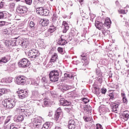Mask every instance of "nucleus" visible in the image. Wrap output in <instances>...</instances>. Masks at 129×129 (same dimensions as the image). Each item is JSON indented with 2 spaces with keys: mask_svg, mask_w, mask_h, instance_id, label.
<instances>
[{
  "mask_svg": "<svg viewBox=\"0 0 129 129\" xmlns=\"http://www.w3.org/2000/svg\"><path fill=\"white\" fill-rule=\"evenodd\" d=\"M55 129H62V128L60 126H56L55 127Z\"/></svg>",
  "mask_w": 129,
  "mask_h": 129,
  "instance_id": "64",
  "label": "nucleus"
},
{
  "mask_svg": "<svg viewBox=\"0 0 129 129\" xmlns=\"http://www.w3.org/2000/svg\"><path fill=\"white\" fill-rule=\"evenodd\" d=\"M43 103H44V105H47L48 104V103H49V99H44Z\"/></svg>",
  "mask_w": 129,
  "mask_h": 129,
  "instance_id": "48",
  "label": "nucleus"
},
{
  "mask_svg": "<svg viewBox=\"0 0 129 129\" xmlns=\"http://www.w3.org/2000/svg\"><path fill=\"white\" fill-rule=\"evenodd\" d=\"M122 96H123V102L124 103H127V99L125 97V94H121Z\"/></svg>",
  "mask_w": 129,
  "mask_h": 129,
  "instance_id": "38",
  "label": "nucleus"
},
{
  "mask_svg": "<svg viewBox=\"0 0 129 129\" xmlns=\"http://www.w3.org/2000/svg\"><path fill=\"white\" fill-rule=\"evenodd\" d=\"M18 44L21 46L23 49L28 48V46H29V41L26 39L23 40H18Z\"/></svg>",
  "mask_w": 129,
  "mask_h": 129,
  "instance_id": "9",
  "label": "nucleus"
},
{
  "mask_svg": "<svg viewBox=\"0 0 129 129\" xmlns=\"http://www.w3.org/2000/svg\"><path fill=\"white\" fill-rule=\"evenodd\" d=\"M23 120H24V116L22 115H18L17 118L15 119V121H16L17 122L23 121Z\"/></svg>",
  "mask_w": 129,
  "mask_h": 129,
  "instance_id": "30",
  "label": "nucleus"
},
{
  "mask_svg": "<svg viewBox=\"0 0 129 129\" xmlns=\"http://www.w3.org/2000/svg\"><path fill=\"white\" fill-rule=\"evenodd\" d=\"M66 44H67V41H66V40H65L63 36H61L58 40L57 41V44L59 45L60 46H64V45H66Z\"/></svg>",
  "mask_w": 129,
  "mask_h": 129,
  "instance_id": "14",
  "label": "nucleus"
},
{
  "mask_svg": "<svg viewBox=\"0 0 129 129\" xmlns=\"http://www.w3.org/2000/svg\"><path fill=\"white\" fill-rule=\"evenodd\" d=\"M16 82L19 85H24L26 83V78L22 76H19L16 78Z\"/></svg>",
  "mask_w": 129,
  "mask_h": 129,
  "instance_id": "7",
  "label": "nucleus"
},
{
  "mask_svg": "<svg viewBox=\"0 0 129 129\" xmlns=\"http://www.w3.org/2000/svg\"><path fill=\"white\" fill-rule=\"evenodd\" d=\"M102 34H103V35H105V33H106V31L105 30V29L104 28V27L103 26L102 27V28L101 29Z\"/></svg>",
  "mask_w": 129,
  "mask_h": 129,
  "instance_id": "51",
  "label": "nucleus"
},
{
  "mask_svg": "<svg viewBox=\"0 0 129 129\" xmlns=\"http://www.w3.org/2000/svg\"><path fill=\"white\" fill-rule=\"evenodd\" d=\"M52 124H53V123L52 122H46L43 124V126L42 127V129H50L52 126Z\"/></svg>",
  "mask_w": 129,
  "mask_h": 129,
  "instance_id": "17",
  "label": "nucleus"
},
{
  "mask_svg": "<svg viewBox=\"0 0 129 129\" xmlns=\"http://www.w3.org/2000/svg\"><path fill=\"white\" fill-rule=\"evenodd\" d=\"M39 46L42 48H44V42L42 41L39 44Z\"/></svg>",
  "mask_w": 129,
  "mask_h": 129,
  "instance_id": "60",
  "label": "nucleus"
},
{
  "mask_svg": "<svg viewBox=\"0 0 129 129\" xmlns=\"http://www.w3.org/2000/svg\"><path fill=\"white\" fill-rule=\"evenodd\" d=\"M65 110H66V111H67L68 112H70V111H71V109L70 108H66Z\"/></svg>",
  "mask_w": 129,
  "mask_h": 129,
  "instance_id": "62",
  "label": "nucleus"
},
{
  "mask_svg": "<svg viewBox=\"0 0 129 129\" xmlns=\"http://www.w3.org/2000/svg\"><path fill=\"white\" fill-rule=\"evenodd\" d=\"M16 110L17 112H19V113H21V114H23L28 111L27 109H23L22 107H19L17 108Z\"/></svg>",
  "mask_w": 129,
  "mask_h": 129,
  "instance_id": "21",
  "label": "nucleus"
},
{
  "mask_svg": "<svg viewBox=\"0 0 129 129\" xmlns=\"http://www.w3.org/2000/svg\"><path fill=\"white\" fill-rule=\"evenodd\" d=\"M1 82V83H3V84H5V83H6V79H2Z\"/></svg>",
  "mask_w": 129,
  "mask_h": 129,
  "instance_id": "61",
  "label": "nucleus"
},
{
  "mask_svg": "<svg viewBox=\"0 0 129 129\" xmlns=\"http://www.w3.org/2000/svg\"><path fill=\"white\" fill-rule=\"evenodd\" d=\"M8 92H10V89H6V88H2L0 89V97L3 94H6L8 93Z\"/></svg>",
  "mask_w": 129,
  "mask_h": 129,
  "instance_id": "25",
  "label": "nucleus"
},
{
  "mask_svg": "<svg viewBox=\"0 0 129 129\" xmlns=\"http://www.w3.org/2000/svg\"><path fill=\"white\" fill-rule=\"evenodd\" d=\"M94 90L95 91L94 92L95 94H98V93L99 92V90L96 88H94Z\"/></svg>",
  "mask_w": 129,
  "mask_h": 129,
  "instance_id": "52",
  "label": "nucleus"
},
{
  "mask_svg": "<svg viewBox=\"0 0 129 129\" xmlns=\"http://www.w3.org/2000/svg\"><path fill=\"white\" fill-rule=\"evenodd\" d=\"M71 88V86H68V85H63L62 86V89L64 91H67V90H69Z\"/></svg>",
  "mask_w": 129,
  "mask_h": 129,
  "instance_id": "34",
  "label": "nucleus"
},
{
  "mask_svg": "<svg viewBox=\"0 0 129 129\" xmlns=\"http://www.w3.org/2000/svg\"><path fill=\"white\" fill-rule=\"evenodd\" d=\"M19 65L20 67L26 68L27 67H29L30 65V61L27 58H23L20 60Z\"/></svg>",
  "mask_w": 129,
  "mask_h": 129,
  "instance_id": "5",
  "label": "nucleus"
},
{
  "mask_svg": "<svg viewBox=\"0 0 129 129\" xmlns=\"http://www.w3.org/2000/svg\"><path fill=\"white\" fill-rule=\"evenodd\" d=\"M66 78H69V79H74V76L72 74H68V73H65L64 75Z\"/></svg>",
  "mask_w": 129,
  "mask_h": 129,
  "instance_id": "33",
  "label": "nucleus"
},
{
  "mask_svg": "<svg viewBox=\"0 0 129 129\" xmlns=\"http://www.w3.org/2000/svg\"><path fill=\"white\" fill-rule=\"evenodd\" d=\"M82 94L84 96H86V95H87V91L85 89H83L82 91Z\"/></svg>",
  "mask_w": 129,
  "mask_h": 129,
  "instance_id": "45",
  "label": "nucleus"
},
{
  "mask_svg": "<svg viewBox=\"0 0 129 129\" xmlns=\"http://www.w3.org/2000/svg\"><path fill=\"white\" fill-rule=\"evenodd\" d=\"M34 26H35V23H34V22H33V21H31L30 23V28H33V27H34Z\"/></svg>",
  "mask_w": 129,
  "mask_h": 129,
  "instance_id": "53",
  "label": "nucleus"
},
{
  "mask_svg": "<svg viewBox=\"0 0 129 129\" xmlns=\"http://www.w3.org/2000/svg\"><path fill=\"white\" fill-rule=\"evenodd\" d=\"M83 101L84 102V103L86 104L88 103V102H89V100L86 98H83Z\"/></svg>",
  "mask_w": 129,
  "mask_h": 129,
  "instance_id": "47",
  "label": "nucleus"
},
{
  "mask_svg": "<svg viewBox=\"0 0 129 129\" xmlns=\"http://www.w3.org/2000/svg\"><path fill=\"white\" fill-rule=\"evenodd\" d=\"M40 53H39V51L35 49H32L29 51L28 56L30 58H32V59H36L37 57L39 56Z\"/></svg>",
  "mask_w": 129,
  "mask_h": 129,
  "instance_id": "4",
  "label": "nucleus"
},
{
  "mask_svg": "<svg viewBox=\"0 0 129 129\" xmlns=\"http://www.w3.org/2000/svg\"><path fill=\"white\" fill-rule=\"evenodd\" d=\"M62 27L63 29L62 33H67V31L69 30V24L66 21H63Z\"/></svg>",
  "mask_w": 129,
  "mask_h": 129,
  "instance_id": "13",
  "label": "nucleus"
},
{
  "mask_svg": "<svg viewBox=\"0 0 129 129\" xmlns=\"http://www.w3.org/2000/svg\"><path fill=\"white\" fill-rule=\"evenodd\" d=\"M96 75L98 81L100 82V83H101V82H102V79L103 78V77L102 76V73H101V71H100V70L99 69L97 70Z\"/></svg>",
  "mask_w": 129,
  "mask_h": 129,
  "instance_id": "11",
  "label": "nucleus"
},
{
  "mask_svg": "<svg viewBox=\"0 0 129 129\" xmlns=\"http://www.w3.org/2000/svg\"><path fill=\"white\" fill-rule=\"evenodd\" d=\"M68 127L69 129L76 128V123L73 119H71L69 121Z\"/></svg>",
  "mask_w": 129,
  "mask_h": 129,
  "instance_id": "12",
  "label": "nucleus"
},
{
  "mask_svg": "<svg viewBox=\"0 0 129 129\" xmlns=\"http://www.w3.org/2000/svg\"><path fill=\"white\" fill-rule=\"evenodd\" d=\"M48 30L53 34L56 31V27L52 25L49 27Z\"/></svg>",
  "mask_w": 129,
  "mask_h": 129,
  "instance_id": "32",
  "label": "nucleus"
},
{
  "mask_svg": "<svg viewBox=\"0 0 129 129\" xmlns=\"http://www.w3.org/2000/svg\"><path fill=\"white\" fill-rule=\"evenodd\" d=\"M10 43L11 47H14V46H17L18 42V41L16 40V38H14L10 40Z\"/></svg>",
  "mask_w": 129,
  "mask_h": 129,
  "instance_id": "27",
  "label": "nucleus"
},
{
  "mask_svg": "<svg viewBox=\"0 0 129 129\" xmlns=\"http://www.w3.org/2000/svg\"><path fill=\"white\" fill-rule=\"evenodd\" d=\"M36 13L40 16H48L49 15V10L43 7H40L36 9Z\"/></svg>",
  "mask_w": 129,
  "mask_h": 129,
  "instance_id": "3",
  "label": "nucleus"
},
{
  "mask_svg": "<svg viewBox=\"0 0 129 129\" xmlns=\"http://www.w3.org/2000/svg\"><path fill=\"white\" fill-rule=\"evenodd\" d=\"M5 25H6V22L0 21V28L1 27H3V26H5Z\"/></svg>",
  "mask_w": 129,
  "mask_h": 129,
  "instance_id": "54",
  "label": "nucleus"
},
{
  "mask_svg": "<svg viewBox=\"0 0 129 129\" xmlns=\"http://www.w3.org/2000/svg\"><path fill=\"white\" fill-rule=\"evenodd\" d=\"M41 25L43 27H46L49 24V20L47 19H43V20H41Z\"/></svg>",
  "mask_w": 129,
  "mask_h": 129,
  "instance_id": "26",
  "label": "nucleus"
},
{
  "mask_svg": "<svg viewBox=\"0 0 129 129\" xmlns=\"http://www.w3.org/2000/svg\"><path fill=\"white\" fill-rule=\"evenodd\" d=\"M60 104L63 106H68L70 105L71 103L67 100H65L63 98H60Z\"/></svg>",
  "mask_w": 129,
  "mask_h": 129,
  "instance_id": "16",
  "label": "nucleus"
},
{
  "mask_svg": "<svg viewBox=\"0 0 129 129\" xmlns=\"http://www.w3.org/2000/svg\"><path fill=\"white\" fill-rule=\"evenodd\" d=\"M13 82V78L9 77L6 79V83H11Z\"/></svg>",
  "mask_w": 129,
  "mask_h": 129,
  "instance_id": "37",
  "label": "nucleus"
},
{
  "mask_svg": "<svg viewBox=\"0 0 129 129\" xmlns=\"http://www.w3.org/2000/svg\"><path fill=\"white\" fill-rule=\"evenodd\" d=\"M95 26L98 30H101L103 27V24L100 21H96L95 23Z\"/></svg>",
  "mask_w": 129,
  "mask_h": 129,
  "instance_id": "18",
  "label": "nucleus"
},
{
  "mask_svg": "<svg viewBox=\"0 0 129 129\" xmlns=\"http://www.w3.org/2000/svg\"><path fill=\"white\" fill-rule=\"evenodd\" d=\"M41 82L42 83V84H43L44 87L45 86H48V85H49V80H48V79L46 78V77H42Z\"/></svg>",
  "mask_w": 129,
  "mask_h": 129,
  "instance_id": "20",
  "label": "nucleus"
},
{
  "mask_svg": "<svg viewBox=\"0 0 129 129\" xmlns=\"http://www.w3.org/2000/svg\"><path fill=\"white\" fill-rule=\"evenodd\" d=\"M38 0H34V2H33L34 5L37 6V5H38Z\"/></svg>",
  "mask_w": 129,
  "mask_h": 129,
  "instance_id": "63",
  "label": "nucleus"
},
{
  "mask_svg": "<svg viewBox=\"0 0 129 129\" xmlns=\"http://www.w3.org/2000/svg\"><path fill=\"white\" fill-rule=\"evenodd\" d=\"M39 95L40 94L38 91L34 90L32 91L31 97L32 98H37V97H39Z\"/></svg>",
  "mask_w": 129,
  "mask_h": 129,
  "instance_id": "23",
  "label": "nucleus"
},
{
  "mask_svg": "<svg viewBox=\"0 0 129 129\" xmlns=\"http://www.w3.org/2000/svg\"><path fill=\"white\" fill-rule=\"evenodd\" d=\"M85 109L88 111V112L91 113V107H89V108H85Z\"/></svg>",
  "mask_w": 129,
  "mask_h": 129,
  "instance_id": "56",
  "label": "nucleus"
},
{
  "mask_svg": "<svg viewBox=\"0 0 129 129\" xmlns=\"http://www.w3.org/2000/svg\"><path fill=\"white\" fill-rule=\"evenodd\" d=\"M83 118L86 122H88V121H91L92 120V117H87L86 116H84Z\"/></svg>",
  "mask_w": 129,
  "mask_h": 129,
  "instance_id": "35",
  "label": "nucleus"
},
{
  "mask_svg": "<svg viewBox=\"0 0 129 129\" xmlns=\"http://www.w3.org/2000/svg\"><path fill=\"white\" fill-rule=\"evenodd\" d=\"M57 51H58L59 53H63V48L61 47H58L57 49Z\"/></svg>",
  "mask_w": 129,
  "mask_h": 129,
  "instance_id": "58",
  "label": "nucleus"
},
{
  "mask_svg": "<svg viewBox=\"0 0 129 129\" xmlns=\"http://www.w3.org/2000/svg\"><path fill=\"white\" fill-rule=\"evenodd\" d=\"M4 106H6V108H13L15 107L16 105V101L14 99L8 100L5 101Z\"/></svg>",
  "mask_w": 129,
  "mask_h": 129,
  "instance_id": "6",
  "label": "nucleus"
},
{
  "mask_svg": "<svg viewBox=\"0 0 129 129\" xmlns=\"http://www.w3.org/2000/svg\"><path fill=\"white\" fill-rule=\"evenodd\" d=\"M18 14H26L28 11V8L26 6H19L16 10Z\"/></svg>",
  "mask_w": 129,
  "mask_h": 129,
  "instance_id": "10",
  "label": "nucleus"
},
{
  "mask_svg": "<svg viewBox=\"0 0 129 129\" xmlns=\"http://www.w3.org/2000/svg\"><path fill=\"white\" fill-rule=\"evenodd\" d=\"M5 18V14L3 13H0V20Z\"/></svg>",
  "mask_w": 129,
  "mask_h": 129,
  "instance_id": "55",
  "label": "nucleus"
},
{
  "mask_svg": "<svg viewBox=\"0 0 129 129\" xmlns=\"http://www.w3.org/2000/svg\"><path fill=\"white\" fill-rule=\"evenodd\" d=\"M96 128L97 129H103L102 126L100 124H96Z\"/></svg>",
  "mask_w": 129,
  "mask_h": 129,
  "instance_id": "49",
  "label": "nucleus"
},
{
  "mask_svg": "<svg viewBox=\"0 0 129 129\" xmlns=\"http://www.w3.org/2000/svg\"><path fill=\"white\" fill-rule=\"evenodd\" d=\"M11 60V56L10 55H6L2 57L1 59L0 60V63H7L9 62Z\"/></svg>",
  "mask_w": 129,
  "mask_h": 129,
  "instance_id": "15",
  "label": "nucleus"
},
{
  "mask_svg": "<svg viewBox=\"0 0 129 129\" xmlns=\"http://www.w3.org/2000/svg\"><path fill=\"white\" fill-rule=\"evenodd\" d=\"M17 93L20 99H24V98H26L28 96V92L26 90H21L17 91Z\"/></svg>",
  "mask_w": 129,
  "mask_h": 129,
  "instance_id": "8",
  "label": "nucleus"
},
{
  "mask_svg": "<svg viewBox=\"0 0 129 129\" xmlns=\"http://www.w3.org/2000/svg\"><path fill=\"white\" fill-rule=\"evenodd\" d=\"M52 35H53V33L51 31H50L48 29L45 33V37H51Z\"/></svg>",
  "mask_w": 129,
  "mask_h": 129,
  "instance_id": "36",
  "label": "nucleus"
},
{
  "mask_svg": "<svg viewBox=\"0 0 129 129\" xmlns=\"http://www.w3.org/2000/svg\"><path fill=\"white\" fill-rule=\"evenodd\" d=\"M127 111H124L121 115V118L124 119V120H127L129 118V115L127 113Z\"/></svg>",
  "mask_w": 129,
  "mask_h": 129,
  "instance_id": "22",
  "label": "nucleus"
},
{
  "mask_svg": "<svg viewBox=\"0 0 129 129\" xmlns=\"http://www.w3.org/2000/svg\"><path fill=\"white\" fill-rule=\"evenodd\" d=\"M5 45H6V46H7V47H11V40H6L5 41Z\"/></svg>",
  "mask_w": 129,
  "mask_h": 129,
  "instance_id": "41",
  "label": "nucleus"
},
{
  "mask_svg": "<svg viewBox=\"0 0 129 129\" xmlns=\"http://www.w3.org/2000/svg\"><path fill=\"white\" fill-rule=\"evenodd\" d=\"M118 103H113L112 104V110L113 111H117V108H118L119 106Z\"/></svg>",
  "mask_w": 129,
  "mask_h": 129,
  "instance_id": "28",
  "label": "nucleus"
},
{
  "mask_svg": "<svg viewBox=\"0 0 129 129\" xmlns=\"http://www.w3.org/2000/svg\"><path fill=\"white\" fill-rule=\"evenodd\" d=\"M106 91H107V90H106V89H105L104 88H102L101 90V92L103 94H105V93H106Z\"/></svg>",
  "mask_w": 129,
  "mask_h": 129,
  "instance_id": "46",
  "label": "nucleus"
},
{
  "mask_svg": "<svg viewBox=\"0 0 129 129\" xmlns=\"http://www.w3.org/2000/svg\"><path fill=\"white\" fill-rule=\"evenodd\" d=\"M109 96L110 97L109 100H111V99H114V93H110Z\"/></svg>",
  "mask_w": 129,
  "mask_h": 129,
  "instance_id": "40",
  "label": "nucleus"
},
{
  "mask_svg": "<svg viewBox=\"0 0 129 129\" xmlns=\"http://www.w3.org/2000/svg\"><path fill=\"white\" fill-rule=\"evenodd\" d=\"M49 79L51 82H57L59 80V73L57 70H53L49 74Z\"/></svg>",
  "mask_w": 129,
  "mask_h": 129,
  "instance_id": "1",
  "label": "nucleus"
},
{
  "mask_svg": "<svg viewBox=\"0 0 129 129\" xmlns=\"http://www.w3.org/2000/svg\"><path fill=\"white\" fill-rule=\"evenodd\" d=\"M11 120V116H8L5 121V124H7Z\"/></svg>",
  "mask_w": 129,
  "mask_h": 129,
  "instance_id": "43",
  "label": "nucleus"
},
{
  "mask_svg": "<svg viewBox=\"0 0 129 129\" xmlns=\"http://www.w3.org/2000/svg\"><path fill=\"white\" fill-rule=\"evenodd\" d=\"M62 112L61 111L57 112L54 114V119L57 121L58 119H59V118L60 117V115H61V114Z\"/></svg>",
  "mask_w": 129,
  "mask_h": 129,
  "instance_id": "29",
  "label": "nucleus"
},
{
  "mask_svg": "<svg viewBox=\"0 0 129 129\" xmlns=\"http://www.w3.org/2000/svg\"><path fill=\"white\" fill-rule=\"evenodd\" d=\"M5 4V2H1L0 3V9H3V7H4V4Z\"/></svg>",
  "mask_w": 129,
  "mask_h": 129,
  "instance_id": "59",
  "label": "nucleus"
},
{
  "mask_svg": "<svg viewBox=\"0 0 129 129\" xmlns=\"http://www.w3.org/2000/svg\"><path fill=\"white\" fill-rule=\"evenodd\" d=\"M110 25H111V21L110 20V19L108 21H105L104 25L105 27H107L108 29H109L110 28Z\"/></svg>",
  "mask_w": 129,
  "mask_h": 129,
  "instance_id": "31",
  "label": "nucleus"
},
{
  "mask_svg": "<svg viewBox=\"0 0 129 129\" xmlns=\"http://www.w3.org/2000/svg\"><path fill=\"white\" fill-rule=\"evenodd\" d=\"M25 3H26L27 5L31 6L32 5V0H25Z\"/></svg>",
  "mask_w": 129,
  "mask_h": 129,
  "instance_id": "44",
  "label": "nucleus"
},
{
  "mask_svg": "<svg viewBox=\"0 0 129 129\" xmlns=\"http://www.w3.org/2000/svg\"><path fill=\"white\" fill-rule=\"evenodd\" d=\"M118 12L119 14H122L123 15H124L127 13V10H126V9L125 8L124 10H119Z\"/></svg>",
  "mask_w": 129,
  "mask_h": 129,
  "instance_id": "39",
  "label": "nucleus"
},
{
  "mask_svg": "<svg viewBox=\"0 0 129 129\" xmlns=\"http://www.w3.org/2000/svg\"><path fill=\"white\" fill-rule=\"evenodd\" d=\"M4 120H5V116H2L0 117V124H2V123L3 122Z\"/></svg>",
  "mask_w": 129,
  "mask_h": 129,
  "instance_id": "50",
  "label": "nucleus"
},
{
  "mask_svg": "<svg viewBox=\"0 0 129 129\" xmlns=\"http://www.w3.org/2000/svg\"><path fill=\"white\" fill-rule=\"evenodd\" d=\"M43 121V118L38 116L35 118H33L31 119L32 122L36 123L35 126L37 128H41L42 127V121Z\"/></svg>",
  "mask_w": 129,
  "mask_h": 129,
  "instance_id": "2",
  "label": "nucleus"
},
{
  "mask_svg": "<svg viewBox=\"0 0 129 129\" xmlns=\"http://www.w3.org/2000/svg\"><path fill=\"white\" fill-rule=\"evenodd\" d=\"M10 129H18V127L16 125L12 124L10 126Z\"/></svg>",
  "mask_w": 129,
  "mask_h": 129,
  "instance_id": "57",
  "label": "nucleus"
},
{
  "mask_svg": "<svg viewBox=\"0 0 129 129\" xmlns=\"http://www.w3.org/2000/svg\"><path fill=\"white\" fill-rule=\"evenodd\" d=\"M81 59L82 60V62L85 63V65H88V63L89 62L86 60L87 58H86V56H85V54H83L80 55Z\"/></svg>",
  "mask_w": 129,
  "mask_h": 129,
  "instance_id": "24",
  "label": "nucleus"
},
{
  "mask_svg": "<svg viewBox=\"0 0 129 129\" xmlns=\"http://www.w3.org/2000/svg\"><path fill=\"white\" fill-rule=\"evenodd\" d=\"M57 58H58V55L57 54L54 53L52 55L49 63H51V64H53L55 63V62H56V61H57Z\"/></svg>",
  "mask_w": 129,
  "mask_h": 129,
  "instance_id": "19",
  "label": "nucleus"
},
{
  "mask_svg": "<svg viewBox=\"0 0 129 129\" xmlns=\"http://www.w3.org/2000/svg\"><path fill=\"white\" fill-rule=\"evenodd\" d=\"M15 6H16V4L13 3L10 4L9 8L10 9H12V10H14L15 9Z\"/></svg>",
  "mask_w": 129,
  "mask_h": 129,
  "instance_id": "42",
  "label": "nucleus"
}]
</instances>
